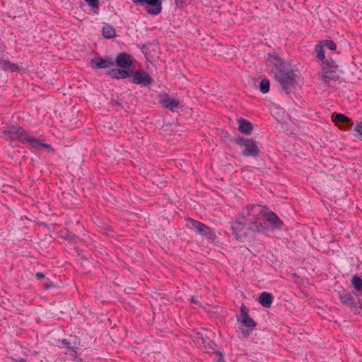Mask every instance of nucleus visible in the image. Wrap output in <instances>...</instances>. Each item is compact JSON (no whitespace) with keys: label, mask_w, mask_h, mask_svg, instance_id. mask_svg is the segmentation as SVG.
Returning <instances> with one entry per match:
<instances>
[{"label":"nucleus","mask_w":362,"mask_h":362,"mask_svg":"<svg viewBox=\"0 0 362 362\" xmlns=\"http://www.w3.org/2000/svg\"><path fill=\"white\" fill-rule=\"evenodd\" d=\"M3 137L9 141L17 140L23 144H29L33 148L42 146L46 148L51 151H54V148L50 144H45L43 141L35 139L29 134V133L22 127L17 125H10L6 129L2 131Z\"/></svg>","instance_id":"f257e3e1"},{"label":"nucleus","mask_w":362,"mask_h":362,"mask_svg":"<svg viewBox=\"0 0 362 362\" xmlns=\"http://www.w3.org/2000/svg\"><path fill=\"white\" fill-rule=\"evenodd\" d=\"M265 211L266 207L262 205H248L242 210L238 216L245 221L250 230L263 232L265 226L262 223V218Z\"/></svg>","instance_id":"f03ea898"},{"label":"nucleus","mask_w":362,"mask_h":362,"mask_svg":"<svg viewBox=\"0 0 362 362\" xmlns=\"http://www.w3.org/2000/svg\"><path fill=\"white\" fill-rule=\"evenodd\" d=\"M186 221L187 227L196 230L199 234L207 239L211 240L215 239L214 232L206 225L191 218H187Z\"/></svg>","instance_id":"7ed1b4c3"},{"label":"nucleus","mask_w":362,"mask_h":362,"mask_svg":"<svg viewBox=\"0 0 362 362\" xmlns=\"http://www.w3.org/2000/svg\"><path fill=\"white\" fill-rule=\"evenodd\" d=\"M322 81L326 84H329L331 81H337L340 78L338 66L334 64H328L323 62L322 64Z\"/></svg>","instance_id":"20e7f679"},{"label":"nucleus","mask_w":362,"mask_h":362,"mask_svg":"<svg viewBox=\"0 0 362 362\" xmlns=\"http://www.w3.org/2000/svg\"><path fill=\"white\" fill-rule=\"evenodd\" d=\"M235 142L238 145L244 147V150L243 151V156L247 157H256L259 156V150L255 141L238 137L235 139Z\"/></svg>","instance_id":"39448f33"},{"label":"nucleus","mask_w":362,"mask_h":362,"mask_svg":"<svg viewBox=\"0 0 362 362\" xmlns=\"http://www.w3.org/2000/svg\"><path fill=\"white\" fill-rule=\"evenodd\" d=\"M279 83L284 89H288L296 83V75L293 71L279 72L274 75Z\"/></svg>","instance_id":"423d86ee"},{"label":"nucleus","mask_w":362,"mask_h":362,"mask_svg":"<svg viewBox=\"0 0 362 362\" xmlns=\"http://www.w3.org/2000/svg\"><path fill=\"white\" fill-rule=\"evenodd\" d=\"M262 223L265 226L264 230L267 228H279L282 222L279 219V218L273 213L272 211H268V209L266 208V211L264 213V216L262 218Z\"/></svg>","instance_id":"0eeeda50"},{"label":"nucleus","mask_w":362,"mask_h":362,"mask_svg":"<svg viewBox=\"0 0 362 362\" xmlns=\"http://www.w3.org/2000/svg\"><path fill=\"white\" fill-rule=\"evenodd\" d=\"M160 104L162 107L175 112L180 106V100L174 95L164 93L160 95Z\"/></svg>","instance_id":"6e6552de"},{"label":"nucleus","mask_w":362,"mask_h":362,"mask_svg":"<svg viewBox=\"0 0 362 362\" xmlns=\"http://www.w3.org/2000/svg\"><path fill=\"white\" fill-rule=\"evenodd\" d=\"M90 66L93 70L107 69L115 65L114 59L110 56H106L105 58L97 56L90 60Z\"/></svg>","instance_id":"1a4fd4ad"},{"label":"nucleus","mask_w":362,"mask_h":362,"mask_svg":"<svg viewBox=\"0 0 362 362\" xmlns=\"http://www.w3.org/2000/svg\"><path fill=\"white\" fill-rule=\"evenodd\" d=\"M133 73V78L132 79V83L141 85L143 86H148L151 83H152V78L144 70L139 69Z\"/></svg>","instance_id":"9d476101"},{"label":"nucleus","mask_w":362,"mask_h":362,"mask_svg":"<svg viewBox=\"0 0 362 362\" xmlns=\"http://www.w3.org/2000/svg\"><path fill=\"white\" fill-rule=\"evenodd\" d=\"M231 228L233 233L237 239H242L245 237L249 230L245 221L240 220L239 216H238L236 221L233 223Z\"/></svg>","instance_id":"9b49d317"},{"label":"nucleus","mask_w":362,"mask_h":362,"mask_svg":"<svg viewBox=\"0 0 362 362\" xmlns=\"http://www.w3.org/2000/svg\"><path fill=\"white\" fill-rule=\"evenodd\" d=\"M115 61V64L118 67L126 69H133V60L132 57L126 52H119Z\"/></svg>","instance_id":"f8f14e48"},{"label":"nucleus","mask_w":362,"mask_h":362,"mask_svg":"<svg viewBox=\"0 0 362 362\" xmlns=\"http://www.w3.org/2000/svg\"><path fill=\"white\" fill-rule=\"evenodd\" d=\"M284 62L276 54H268L267 55V66L271 67V72L274 75L281 72Z\"/></svg>","instance_id":"ddd939ff"},{"label":"nucleus","mask_w":362,"mask_h":362,"mask_svg":"<svg viewBox=\"0 0 362 362\" xmlns=\"http://www.w3.org/2000/svg\"><path fill=\"white\" fill-rule=\"evenodd\" d=\"M136 5L145 6L146 12L151 15L158 14V0H132Z\"/></svg>","instance_id":"4468645a"},{"label":"nucleus","mask_w":362,"mask_h":362,"mask_svg":"<svg viewBox=\"0 0 362 362\" xmlns=\"http://www.w3.org/2000/svg\"><path fill=\"white\" fill-rule=\"evenodd\" d=\"M134 72L133 69H111L107 71L106 74L110 76L112 78H115L117 80L127 78L131 76H132Z\"/></svg>","instance_id":"2eb2a0df"},{"label":"nucleus","mask_w":362,"mask_h":362,"mask_svg":"<svg viewBox=\"0 0 362 362\" xmlns=\"http://www.w3.org/2000/svg\"><path fill=\"white\" fill-rule=\"evenodd\" d=\"M237 123L238 125V129L241 133L246 135L251 134L253 130V125L250 122L240 117L237 119Z\"/></svg>","instance_id":"dca6fc26"},{"label":"nucleus","mask_w":362,"mask_h":362,"mask_svg":"<svg viewBox=\"0 0 362 362\" xmlns=\"http://www.w3.org/2000/svg\"><path fill=\"white\" fill-rule=\"evenodd\" d=\"M238 321L241 322L246 327L250 328L251 330L256 327L255 322L247 315V313H242L238 318Z\"/></svg>","instance_id":"f3484780"},{"label":"nucleus","mask_w":362,"mask_h":362,"mask_svg":"<svg viewBox=\"0 0 362 362\" xmlns=\"http://www.w3.org/2000/svg\"><path fill=\"white\" fill-rule=\"evenodd\" d=\"M259 303L265 308H270L273 296L270 293L263 292L259 297Z\"/></svg>","instance_id":"a211bd4d"},{"label":"nucleus","mask_w":362,"mask_h":362,"mask_svg":"<svg viewBox=\"0 0 362 362\" xmlns=\"http://www.w3.org/2000/svg\"><path fill=\"white\" fill-rule=\"evenodd\" d=\"M102 32L103 37L106 39H111L117 35L115 28L107 23L103 25Z\"/></svg>","instance_id":"6ab92c4d"},{"label":"nucleus","mask_w":362,"mask_h":362,"mask_svg":"<svg viewBox=\"0 0 362 362\" xmlns=\"http://www.w3.org/2000/svg\"><path fill=\"white\" fill-rule=\"evenodd\" d=\"M2 70L11 72H18L21 69L16 64L11 63L8 59L6 62H4V65L1 68Z\"/></svg>","instance_id":"aec40b11"},{"label":"nucleus","mask_w":362,"mask_h":362,"mask_svg":"<svg viewBox=\"0 0 362 362\" xmlns=\"http://www.w3.org/2000/svg\"><path fill=\"white\" fill-rule=\"evenodd\" d=\"M315 52L317 59L323 62L325 59V54L324 52V47L320 42H318L315 45Z\"/></svg>","instance_id":"412c9836"},{"label":"nucleus","mask_w":362,"mask_h":362,"mask_svg":"<svg viewBox=\"0 0 362 362\" xmlns=\"http://www.w3.org/2000/svg\"><path fill=\"white\" fill-rule=\"evenodd\" d=\"M259 88H260V91L262 93H267L269 91V88H270L269 81L267 78H263L260 81Z\"/></svg>","instance_id":"4be33fe9"},{"label":"nucleus","mask_w":362,"mask_h":362,"mask_svg":"<svg viewBox=\"0 0 362 362\" xmlns=\"http://www.w3.org/2000/svg\"><path fill=\"white\" fill-rule=\"evenodd\" d=\"M322 45L324 47H327V49H330V50H335L337 49V45L336 44L334 43V42L332 40H321V41H319Z\"/></svg>","instance_id":"5701e85b"},{"label":"nucleus","mask_w":362,"mask_h":362,"mask_svg":"<svg viewBox=\"0 0 362 362\" xmlns=\"http://www.w3.org/2000/svg\"><path fill=\"white\" fill-rule=\"evenodd\" d=\"M352 285L358 291H362V279L357 276H354L352 279Z\"/></svg>","instance_id":"b1692460"},{"label":"nucleus","mask_w":362,"mask_h":362,"mask_svg":"<svg viewBox=\"0 0 362 362\" xmlns=\"http://www.w3.org/2000/svg\"><path fill=\"white\" fill-rule=\"evenodd\" d=\"M354 136L362 140V122H357L354 128Z\"/></svg>","instance_id":"393cba45"},{"label":"nucleus","mask_w":362,"mask_h":362,"mask_svg":"<svg viewBox=\"0 0 362 362\" xmlns=\"http://www.w3.org/2000/svg\"><path fill=\"white\" fill-rule=\"evenodd\" d=\"M62 237L71 243H75L76 240L78 238V236L69 230L65 231Z\"/></svg>","instance_id":"a878e982"},{"label":"nucleus","mask_w":362,"mask_h":362,"mask_svg":"<svg viewBox=\"0 0 362 362\" xmlns=\"http://www.w3.org/2000/svg\"><path fill=\"white\" fill-rule=\"evenodd\" d=\"M334 121L339 122L348 123L350 122V119L343 114L339 113L334 116Z\"/></svg>","instance_id":"bb28decb"},{"label":"nucleus","mask_w":362,"mask_h":362,"mask_svg":"<svg viewBox=\"0 0 362 362\" xmlns=\"http://www.w3.org/2000/svg\"><path fill=\"white\" fill-rule=\"evenodd\" d=\"M341 301L344 304L351 303L352 301V298L350 294L348 293H343L341 294L340 296Z\"/></svg>","instance_id":"cd10ccee"},{"label":"nucleus","mask_w":362,"mask_h":362,"mask_svg":"<svg viewBox=\"0 0 362 362\" xmlns=\"http://www.w3.org/2000/svg\"><path fill=\"white\" fill-rule=\"evenodd\" d=\"M89 6L92 8L98 9L100 7L99 0H85Z\"/></svg>","instance_id":"c85d7f7f"},{"label":"nucleus","mask_w":362,"mask_h":362,"mask_svg":"<svg viewBox=\"0 0 362 362\" xmlns=\"http://www.w3.org/2000/svg\"><path fill=\"white\" fill-rule=\"evenodd\" d=\"M187 0H175V5L179 7L183 8L186 6Z\"/></svg>","instance_id":"c756f323"},{"label":"nucleus","mask_w":362,"mask_h":362,"mask_svg":"<svg viewBox=\"0 0 362 362\" xmlns=\"http://www.w3.org/2000/svg\"><path fill=\"white\" fill-rule=\"evenodd\" d=\"M4 57V52L0 50V68H1V66L4 65V62H6L7 60V59H6Z\"/></svg>","instance_id":"7c9ffc66"},{"label":"nucleus","mask_w":362,"mask_h":362,"mask_svg":"<svg viewBox=\"0 0 362 362\" xmlns=\"http://www.w3.org/2000/svg\"><path fill=\"white\" fill-rule=\"evenodd\" d=\"M54 286V284L53 282L49 280V279H47V282H46L44 285H43V287L45 288V289H49V288H51Z\"/></svg>","instance_id":"2f4dec72"},{"label":"nucleus","mask_w":362,"mask_h":362,"mask_svg":"<svg viewBox=\"0 0 362 362\" xmlns=\"http://www.w3.org/2000/svg\"><path fill=\"white\" fill-rule=\"evenodd\" d=\"M35 278L37 279V280H41V279H43L45 278V276L43 273L42 272H37L35 274Z\"/></svg>","instance_id":"473e14b6"},{"label":"nucleus","mask_w":362,"mask_h":362,"mask_svg":"<svg viewBox=\"0 0 362 362\" xmlns=\"http://www.w3.org/2000/svg\"><path fill=\"white\" fill-rule=\"evenodd\" d=\"M11 359L13 362H27L26 359L24 358H11Z\"/></svg>","instance_id":"72a5a7b5"},{"label":"nucleus","mask_w":362,"mask_h":362,"mask_svg":"<svg viewBox=\"0 0 362 362\" xmlns=\"http://www.w3.org/2000/svg\"><path fill=\"white\" fill-rule=\"evenodd\" d=\"M59 341H60V343H61L62 344H64V345H69V344H70V343H69V342L68 341V340H67V339H62V340H60Z\"/></svg>","instance_id":"f704fd0d"},{"label":"nucleus","mask_w":362,"mask_h":362,"mask_svg":"<svg viewBox=\"0 0 362 362\" xmlns=\"http://www.w3.org/2000/svg\"><path fill=\"white\" fill-rule=\"evenodd\" d=\"M191 301H192V303H195V304H197L199 303L198 298L194 296L192 297Z\"/></svg>","instance_id":"c9c22d12"},{"label":"nucleus","mask_w":362,"mask_h":362,"mask_svg":"<svg viewBox=\"0 0 362 362\" xmlns=\"http://www.w3.org/2000/svg\"><path fill=\"white\" fill-rule=\"evenodd\" d=\"M218 359H217V361L216 362H224L223 359V356L221 355H218Z\"/></svg>","instance_id":"e433bc0d"},{"label":"nucleus","mask_w":362,"mask_h":362,"mask_svg":"<svg viewBox=\"0 0 362 362\" xmlns=\"http://www.w3.org/2000/svg\"><path fill=\"white\" fill-rule=\"evenodd\" d=\"M68 349H71L74 350V349H73V347H69V346H68Z\"/></svg>","instance_id":"4c0bfd02"}]
</instances>
